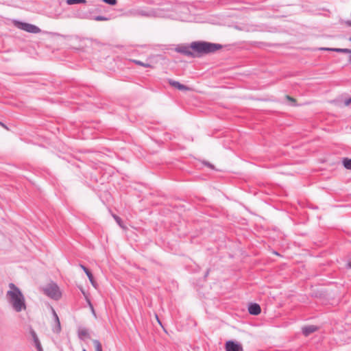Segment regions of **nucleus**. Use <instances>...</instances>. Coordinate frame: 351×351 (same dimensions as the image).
<instances>
[{
    "label": "nucleus",
    "instance_id": "cd10ccee",
    "mask_svg": "<svg viewBox=\"0 0 351 351\" xmlns=\"http://www.w3.org/2000/svg\"><path fill=\"white\" fill-rule=\"evenodd\" d=\"M348 265L351 268V261L348 263Z\"/></svg>",
    "mask_w": 351,
    "mask_h": 351
},
{
    "label": "nucleus",
    "instance_id": "ddd939ff",
    "mask_svg": "<svg viewBox=\"0 0 351 351\" xmlns=\"http://www.w3.org/2000/svg\"><path fill=\"white\" fill-rule=\"evenodd\" d=\"M80 266L84 271V272L86 273V274L88 276L90 282H91V284L94 287H95V282L94 281L93 276L92 273L84 265H80Z\"/></svg>",
    "mask_w": 351,
    "mask_h": 351
},
{
    "label": "nucleus",
    "instance_id": "dca6fc26",
    "mask_svg": "<svg viewBox=\"0 0 351 351\" xmlns=\"http://www.w3.org/2000/svg\"><path fill=\"white\" fill-rule=\"evenodd\" d=\"M343 165L347 169H351V159L345 158L343 160Z\"/></svg>",
    "mask_w": 351,
    "mask_h": 351
},
{
    "label": "nucleus",
    "instance_id": "bb28decb",
    "mask_svg": "<svg viewBox=\"0 0 351 351\" xmlns=\"http://www.w3.org/2000/svg\"><path fill=\"white\" fill-rule=\"evenodd\" d=\"M206 165H208V167L213 168V166L210 164H209V163H206Z\"/></svg>",
    "mask_w": 351,
    "mask_h": 351
},
{
    "label": "nucleus",
    "instance_id": "a211bd4d",
    "mask_svg": "<svg viewBox=\"0 0 351 351\" xmlns=\"http://www.w3.org/2000/svg\"><path fill=\"white\" fill-rule=\"evenodd\" d=\"M86 2V0H66V3L68 5H73L75 3H85Z\"/></svg>",
    "mask_w": 351,
    "mask_h": 351
},
{
    "label": "nucleus",
    "instance_id": "f03ea898",
    "mask_svg": "<svg viewBox=\"0 0 351 351\" xmlns=\"http://www.w3.org/2000/svg\"><path fill=\"white\" fill-rule=\"evenodd\" d=\"M191 48L197 53L208 54L221 49L222 46L220 44L207 42H193L191 45Z\"/></svg>",
    "mask_w": 351,
    "mask_h": 351
},
{
    "label": "nucleus",
    "instance_id": "6e6552de",
    "mask_svg": "<svg viewBox=\"0 0 351 351\" xmlns=\"http://www.w3.org/2000/svg\"><path fill=\"white\" fill-rule=\"evenodd\" d=\"M319 50L327 51H335V52H338V53H351V49H343V48L321 47V48H319Z\"/></svg>",
    "mask_w": 351,
    "mask_h": 351
},
{
    "label": "nucleus",
    "instance_id": "f3484780",
    "mask_svg": "<svg viewBox=\"0 0 351 351\" xmlns=\"http://www.w3.org/2000/svg\"><path fill=\"white\" fill-rule=\"evenodd\" d=\"M93 343L95 346V351H102V346L98 340L94 339Z\"/></svg>",
    "mask_w": 351,
    "mask_h": 351
},
{
    "label": "nucleus",
    "instance_id": "423d86ee",
    "mask_svg": "<svg viewBox=\"0 0 351 351\" xmlns=\"http://www.w3.org/2000/svg\"><path fill=\"white\" fill-rule=\"evenodd\" d=\"M226 351H243V347L241 343L234 342L233 341H228L226 343Z\"/></svg>",
    "mask_w": 351,
    "mask_h": 351
},
{
    "label": "nucleus",
    "instance_id": "f8f14e48",
    "mask_svg": "<svg viewBox=\"0 0 351 351\" xmlns=\"http://www.w3.org/2000/svg\"><path fill=\"white\" fill-rule=\"evenodd\" d=\"M317 328L315 326L311 325V326H306L302 328V333L305 336H308L311 333L315 332L317 330Z\"/></svg>",
    "mask_w": 351,
    "mask_h": 351
},
{
    "label": "nucleus",
    "instance_id": "4468645a",
    "mask_svg": "<svg viewBox=\"0 0 351 351\" xmlns=\"http://www.w3.org/2000/svg\"><path fill=\"white\" fill-rule=\"evenodd\" d=\"M31 334L32 335V337H33L35 346H36L38 351H43V348H42L41 344L40 343V341H39V339H38L36 332L34 330H32L31 332Z\"/></svg>",
    "mask_w": 351,
    "mask_h": 351
},
{
    "label": "nucleus",
    "instance_id": "0eeeda50",
    "mask_svg": "<svg viewBox=\"0 0 351 351\" xmlns=\"http://www.w3.org/2000/svg\"><path fill=\"white\" fill-rule=\"evenodd\" d=\"M248 311L251 315H257L261 313V306L256 303L250 304L248 307Z\"/></svg>",
    "mask_w": 351,
    "mask_h": 351
},
{
    "label": "nucleus",
    "instance_id": "b1692460",
    "mask_svg": "<svg viewBox=\"0 0 351 351\" xmlns=\"http://www.w3.org/2000/svg\"><path fill=\"white\" fill-rule=\"evenodd\" d=\"M286 97H287V99L288 100H289V101H292V102H295V100L293 98L291 97L290 96H288V95H287Z\"/></svg>",
    "mask_w": 351,
    "mask_h": 351
},
{
    "label": "nucleus",
    "instance_id": "393cba45",
    "mask_svg": "<svg viewBox=\"0 0 351 351\" xmlns=\"http://www.w3.org/2000/svg\"><path fill=\"white\" fill-rule=\"evenodd\" d=\"M156 319H157L158 324L161 325V322H160V319H159V318H158L157 315H156Z\"/></svg>",
    "mask_w": 351,
    "mask_h": 351
},
{
    "label": "nucleus",
    "instance_id": "4be33fe9",
    "mask_svg": "<svg viewBox=\"0 0 351 351\" xmlns=\"http://www.w3.org/2000/svg\"><path fill=\"white\" fill-rule=\"evenodd\" d=\"M114 219L116 220V221L118 223V224L122 227V225H121V219L120 217H119L118 216H116V215H114L113 216Z\"/></svg>",
    "mask_w": 351,
    "mask_h": 351
},
{
    "label": "nucleus",
    "instance_id": "f257e3e1",
    "mask_svg": "<svg viewBox=\"0 0 351 351\" xmlns=\"http://www.w3.org/2000/svg\"><path fill=\"white\" fill-rule=\"evenodd\" d=\"M10 290L6 293L8 302L16 312L26 308L25 298L20 289L13 283L9 284Z\"/></svg>",
    "mask_w": 351,
    "mask_h": 351
},
{
    "label": "nucleus",
    "instance_id": "a878e982",
    "mask_svg": "<svg viewBox=\"0 0 351 351\" xmlns=\"http://www.w3.org/2000/svg\"><path fill=\"white\" fill-rule=\"evenodd\" d=\"M0 125L3 127L4 128H7V127L3 123H1V122H0Z\"/></svg>",
    "mask_w": 351,
    "mask_h": 351
},
{
    "label": "nucleus",
    "instance_id": "7ed1b4c3",
    "mask_svg": "<svg viewBox=\"0 0 351 351\" xmlns=\"http://www.w3.org/2000/svg\"><path fill=\"white\" fill-rule=\"evenodd\" d=\"M43 292L48 297L56 300H58L61 298V292L60 291L59 287L54 282H51L43 288Z\"/></svg>",
    "mask_w": 351,
    "mask_h": 351
},
{
    "label": "nucleus",
    "instance_id": "2eb2a0df",
    "mask_svg": "<svg viewBox=\"0 0 351 351\" xmlns=\"http://www.w3.org/2000/svg\"><path fill=\"white\" fill-rule=\"evenodd\" d=\"M78 335L81 339H84L86 338H90V335H89L88 330L86 328L79 329Z\"/></svg>",
    "mask_w": 351,
    "mask_h": 351
},
{
    "label": "nucleus",
    "instance_id": "6ab92c4d",
    "mask_svg": "<svg viewBox=\"0 0 351 351\" xmlns=\"http://www.w3.org/2000/svg\"><path fill=\"white\" fill-rule=\"evenodd\" d=\"M132 61H133V62H134L136 64H138V65H140V66H142L146 67V68L151 67V65H150L149 64L143 63V62H141V61H140V60H132Z\"/></svg>",
    "mask_w": 351,
    "mask_h": 351
},
{
    "label": "nucleus",
    "instance_id": "1a4fd4ad",
    "mask_svg": "<svg viewBox=\"0 0 351 351\" xmlns=\"http://www.w3.org/2000/svg\"><path fill=\"white\" fill-rule=\"evenodd\" d=\"M169 83L171 86H172L180 90H189L190 89L188 86H186L184 84H182L177 81L169 80Z\"/></svg>",
    "mask_w": 351,
    "mask_h": 351
},
{
    "label": "nucleus",
    "instance_id": "39448f33",
    "mask_svg": "<svg viewBox=\"0 0 351 351\" xmlns=\"http://www.w3.org/2000/svg\"><path fill=\"white\" fill-rule=\"evenodd\" d=\"M16 26L19 29L29 33L37 34L40 32V29L38 27L27 23L19 22Z\"/></svg>",
    "mask_w": 351,
    "mask_h": 351
},
{
    "label": "nucleus",
    "instance_id": "9b49d317",
    "mask_svg": "<svg viewBox=\"0 0 351 351\" xmlns=\"http://www.w3.org/2000/svg\"><path fill=\"white\" fill-rule=\"evenodd\" d=\"M176 51L179 53H183L187 56L195 57L197 56L194 52L191 51L190 49L187 47H181L176 49Z\"/></svg>",
    "mask_w": 351,
    "mask_h": 351
},
{
    "label": "nucleus",
    "instance_id": "7c9ffc66",
    "mask_svg": "<svg viewBox=\"0 0 351 351\" xmlns=\"http://www.w3.org/2000/svg\"><path fill=\"white\" fill-rule=\"evenodd\" d=\"M349 40L351 42V37L349 38Z\"/></svg>",
    "mask_w": 351,
    "mask_h": 351
},
{
    "label": "nucleus",
    "instance_id": "c756f323",
    "mask_svg": "<svg viewBox=\"0 0 351 351\" xmlns=\"http://www.w3.org/2000/svg\"><path fill=\"white\" fill-rule=\"evenodd\" d=\"M82 351H86V349H83Z\"/></svg>",
    "mask_w": 351,
    "mask_h": 351
},
{
    "label": "nucleus",
    "instance_id": "c85d7f7f",
    "mask_svg": "<svg viewBox=\"0 0 351 351\" xmlns=\"http://www.w3.org/2000/svg\"><path fill=\"white\" fill-rule=\"evenodd\" d=\"M350 26H351V22L348 23Z\"/></svg>",
    "mask_w": 351,
    "mask_h": 351
},
{
    "label": "nucleus",
    "instance_id": "9d476101",
    "mask_svg": "<svg viewBox=\"0 0 351 351\" xmlns=\"http://www.w3.org/2000/svg\"><path fill=\"white\" fill-rule=\"evenodd\" d=\"M52 313H53V315L55 322L56 323L55 327L53 328V331L54 332L58 333L61 330L60 319H59V317H58L56 312L55 311V310L53 308H52Z\"/></svg>",
    "mask_w": 351,
    "mask_h": 351
},
{
    "label": "nucleus",
    "instance_id": "20e7f679",
    "mask_svg": "<svg viewBox=\"0 0 351 351\" xmlns=\"http://www.w3.org/2000/svg\"><path fill=\"white\" fill-rule=\"evenodd\" d=\"M128 15L132 16L154 17L155 12L153 10H146L141 8L132 9L128 12Z\"/></svg>",
    "mask_w": 351,
    "mask_h": 351
},
{
    "label": "nucleus",
    "instance_id": "5701e85b",
    "mask_svg": "<svg viewBox=\"0 0 351 351\" xmlns=\"http://www.w3.org/2000/svg\"><path fill=\"white\" fill-rule=\"evenodd\" d=\"M344 104L346 106H349L351 104V97L348 99H346L345 101H344Z\"/></svg>",
    "mask_w": 351,
    "mask_h": 351
},
{
    "label": "nucleus",
    "instance_id": "412c9836",
    "mask_svg": "<svg viewBox=\"0 0 351 351\" xmlns=\"http://www.w3.org/2000/svg\"><path fill=\"white\" fill-rule=\"evenodd\" d=\"M103 1L107 4L110 5H114L117 3V0H103Z\"/></svg>",
    "mask_w": 351,
    "mask_h": 351
},
{
    "label": "nucleus",
    "instance_id": "aec40b11",
    "mask_svg": "<svg viewBox=\"0 0 351 351\" xmlns=\"http://www.w3.org/2000/svg\"><path fill=\"white\" fill-rule=\"evenodd\" d=\"M95 21H108V18L104 16H97L93 18Z\"/></svg>",
    "mask_w": 351,
    "mask_h": 351
}]
</instances>
